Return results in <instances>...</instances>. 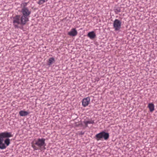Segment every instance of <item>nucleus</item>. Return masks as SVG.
Masks as SVG:
<instances>
[{"label": "nucleus", "mask_w": 157, "mask_h": 157, "mask_svg": "<svg viewBox=\"0 0 157 157\" xmlns=\"http://www.w3.org/2000/svg\"><path fill=\"white\" fill-rule=\"evenodd\" d=\"M22 15H16L13 18V22L15 28H19V25H25L29 21L31 10L28 8H21Z\"/></svg>", "instance_id": "f257e3e1"}, {"label": "nucleus", "mask_w": 157, "mask_h": 157, "mask_svg": "<svg viewBox=\"0 0 157 157\" xmlns=\"http://www.w3.org/2000/svg\"><path fill=\"white\" fill-rule=\"evenodd\" d=\"M12 136L11 133L4 132L0 133V149H5L10 144V140L8 138Z\"/></svg>", "instance_id": "f03ea898"}, {"label": "nucleus", "mask_w": 157, "mask_h": 157, "mask_svg": "<svg viewBox=\"0 0 157 157\" xmlns=\"http://www.w3.org/2000/svg\"><path fill=\"white\" fill-rule=\"evenodd\" d=\"M45 139L43 138L35 139L31 143L32 147L34 150H39L42 151L43 148H45Z\"/></svg>", "instance_id": "7ed1b4c3"}, {"label": "nucleus", "mask_w": 157, "mask_h": 157, "mask_svg": "<svg viewBox=\"0 0 157 157\" xmlns=\"http://www.w3.org/2000/svg\"><path fill=\"white\" fill-rule=\"evenodd\" d=\"M109 133L104 132H101L96 134L95 136L96 139L97 141L101 140L103 138H104L105 140H107L109 138Z\"/></svg>", "instance_id": "20e7f679"}, {"label": "nucleus", "mask_w": 157, "mask_h": 157, "mask_svg": "<svg viewBox=\"0 0 157 157\" xmlns=\"http://www.w3.org/2000/svg\"><path fill=\"white\" fill-rule=\"evenodd\" d=\"M121 22L118 19H116L113 21V26L115 31L119 30L121 28Z\"/></svg>", "instance_id": "39448f33"}, {"label": "nucleus", "mask_w": 157, "mask_h": 157, "mask_svg": "<svg viewBox=\"0 0 157 157\" xmlns=\"http://www.w3.org/2000/svg\"><path fill=\"white\" fill-rule=\"evenodd\" d=\"M90 98L89 97L84 98L82 101V106L84 107L86 106L90 103Z\"/></svg>", "instance_id": "423d86ee"}, {"label": "nucleus", "mask_w": 157, "mask_h": 157, "mask_svg": "<svg viewBox=\"0 0 157 157\" xmlns=\"http://www.w3.org/2000/svg\"><path fill=\"white\" fill-rule=\"evenodd\" d=\"M77 32L75 28H73L68 33V34L70 36H74L77 35Z\"/></svg>", "instance_id": "0eeeda50"}, {"label": "nucleus", "mask_w": 157, "mask_h": 157, "mask_svg": "<svg viewBox=\"0 0 157 157\" xmlns=\"http://www.w3.org/2000/svg\"><path fill=\"white\" fill-rule=\"evenodd\" d=\"M87 36L90 39H93L95 37L96 35L94 31H92L89 32L87 34Z\"/></svg>", "instance_id": "6e6552de"}, {"label": "nucleus", "mask_w": 157, "mask_h": 157, "mask_svg": "<svg viewBox=\"0 0 157 157\" xmlns=\"http://www.w3.org/2000/svg\"><path fill=\"white\" fill-rule=\"evenodd\" d=\"M29 113L26 111L21 110L19 112V115L21 116H25L29 114Z\"/></svg>", "instance_id": "1a4fd4ad"}, {"label": "nucleus", "mask_w": 157, "mask_h": 157, "mask_svg": "<svg viewBox=\"0 0 157 157\" xmlns=\"http://www.w3.org/2000/svg\"><path fill=\"white\" fill-rule=\"evenodd\" d=\"M148 107L150 111L151 112L153 111L154 110V105L152 103L149 104Z\"/></svg>", "instance_id": "9d476101"}, {"label": "nucleus", "mask_w": 157, "mask_h": 157, "mask_svg": "<svg viewBox=\"0 0 157 157\" xmlns=\"http://www.w3.org/2000/svg\"><path fill=\"white\" fill-rule=\"evenodd\" d=\"M94 123V121L92 120L88 121H85L84 122V123L86 127L88 126V124H93Z\"/></svg>", "instance_id": "9b49d317"}, {"label": "nucleus", "mask_w": 157, "mask_h": 157, "mask_svg": "<svg viewBox=\"0 0 157 157\" xmlns=\"http://www.w3.org/2000/svg\"><path fill=\"white\" fill-rule=\"evenodd\" d=\"M55 61V59L54 58L52 57L48 59V65H51Z\"/></svg>", "instance_id": "f8f14e48"}, {"label": "nucleus", "mask_w": 157, "mask_h": 157, "mask_svg": "<svg viewBox=\"0 0 157 157\" xmlns=\"http://www.w3.org/2000/svg\"><path fill=\"white\" fill-rule=\"evenodd\" d=\"M27 4L28 3L26 2H23L22 3L21 5V8H28V7H26L27 6Z\"/></svg>", "instance_id": "ddd939ff"}, {"label": "nucleus", "mask_w": 157, "mask_h": 157, "mask_svg": "<svg viewBox=\"0 0 157 157\" xmlns=\"http://www.w3.org/2000/svg\"><path fill=\"white\" fill-rule=\"evenodd\" d=\"M48 0H39L38 2V4L39 5H42L45 2H47Z\"/></svg>", "instance_id": "4468645a"}]
</instances>
